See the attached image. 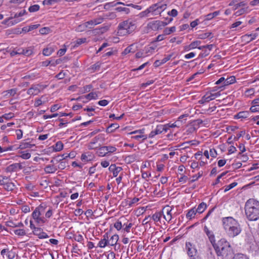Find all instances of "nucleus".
I'll return each mask as SVG.
<instances>
[{
  "mask_svg": "<svg viewBox=\"0 0 259 259\" xmlns=\"http://www.w3.org/2000/svg\"><path fill=\"white\" fill-rule=\"evenodd\" d=\"M222 224L225 232L230 238H234L241 232L242 229L240 224L233 217L223 218Z\"/></svg>",
  "mask_w": 259,
  "mask_h": 259,
  "instance_id": "f257e3e1",
  "label": "nucleus"
},
{
  "mask_svg": "<svg viewBox=\"0 0 259 259\" xmlns=\"http://www.w3.org/2000/svg\"><path fill=\"white\" fill-rule=\"evenodd\" d=\"M244 208L246 218L249 221H255L259 219V201L249 199L245 203Z\"/></svg>",
  "mask_w": 259,
  "mask_h": 259,
  "instance_id": "f03ea898",
  "label": "nucleus"
},
{
  "mask_svg": "<svg viewBox=\"0 0 259 259\" xmlns=\"http://www.w3.org/2000/svg\"><path fill=\"white\" fill-rule=\"evenodd\" d=\"M212 246L218 256L227 257L232 254V249L230 244L224 238L221 239Z\"/></svg>",
  "mask_w": 259,
  "mask_h": 259,
  "instance_id": "7ed1b4c3",
  "label": "nucleus"
},
{
  "mask_svg": "<svg viewBox=\"0 0 259 259\" xmlns=\"http://www.w3.org/2000/svg\"><path fill=\"white\" fill-rule=\"evenodd\" d=\"M136 28L135 22L131 19H128L119 23L117 33L119 35H125L132 33Z\"/></svg>",
  "mask_w": 259,
  "mask_h": 259,
  "instance_id": "20e7f679",
  "label": "nucleus"
},
{
  "mask_svg": "<svg viewBox=\"0 0 259 259\" xmlns=\"http://www.w3.org/2000/svg\"><path fill=\"white\" fill-rule=\"evenodd\" d=\"M45 207L44 205H40L37 207L32 213V217L34 222L38 224H43L47 222L44 217Z\"/></svg>",
  "mask_w": 259,
  "mask_h": 259,
  "instance_id": "39448f33",
  "label": "nucleus"
},
{
  "mask_svg": "<svg viewBox=\"0 0 259 259\" xmlns=\"http://www.w3.org/2000/svg\"><path fill=\"white\" fill-rule=\"evenodd\" d=\"M166 7L167 4L164 1L152 5L149 7L151 15L154 16L160 15L166 9Z\"/></svg>",
  "mask_w": 259,
  "mask_h": 259,
  "instance_id": "423d86ee",
  "label": "nucleus"
},
{
  "mask_svg": "<svg viewBox=\"0 0 259 259\" xmlns=\"http://www.w3.org/2000/svg\"><path fill=\"white\" fill-rule=\"evenodd\" d=\"M172 20V18H169L168 22H164L159 20L153 21L149 23L148 24V26L152 30L156 31L158 29H161L163 27L170 23Z\"/></svg>",
  "mask_w": 259,
  "mask_h": 259,
  "instance_id": "0eeeda50",
  "label": "nucleus"
},
{
  "mask_svg": "<svg viewBox=\"0 0 259 259\" xmlns=\"http://www.w3.org/2000/svg\"><path fill=\"white\" fill-rule=\"evenodd\" d=\"M220 95L221 94L219 92L215 93L207 92L202 97L201 100L199 101V103L201 104L207 103L211 100L215 99Z\"/></svg>",
  "mask_w": 259,
  "mask_h": 259,
  "instance_id": "6e6552de",
  "label": "nucleus"
},
{
  "mask_svg": "<svg viewBox=\"0 0 259 259\" xmlns=\"http://www.w3.org/2000/svg\"><path fill=\"white\" fill-rule=\"evenodd\" d=\"M185 248L189 257H194L196 255L198 254L195 245L190 242H186Z\"/></svg>",
  "mask_w": 259,
  "mask_h": 259,
  "instance_id": "1a4fd4ad",
  "label": "nucleus"
},
{
  "mask_svg": "<svg viewBox=\"0 0 259 259\" xmlns=\"http://www.w3.org/2000/svg\"><path fill=\"white\" fill-rule=\"evenodd\" d=\"M168 130V127L167 125H158L156 128L151 131L150 133L148 135V138H152L155 135H159L161 134L163 132H166Z\"/></svg>",
  "mask_w": 259,
  "mask_h": 259,
  "instance_id": "9d476101",
  "label": "nucleus"
},
{
  "mask_svg": "<svg viewBox=\"0 0 259 259\" xmlns=\"http://www.w3.org/2000/svg\"><path fill=\"white\" fill-rule=\"evenodd\" d=\"M171 210L172 208L168 205L163 208L162 213H163L164 218L167 222H169L172 219Z\"/></svg>",
  "mask_w": 259,
  "mask_h": 259,
  "instance_id": "9b49d317",
  "label": "nucleus"
},
{
  "mask_svg": "<svg viewBox=\"0 0 259 259\" xmlns=\"http://www.w3.org/2000/svg\"><path fill=\"white\" fill-rule=\"evenodd\" d=\"M41 85L39 84H34L30 88L27 92V94L30 96H35L40 92V88Z\"/></svg>",
  "mask_w": 259,
  "mask_h": 259,
  "instance_id": "f8f14e48",
  "label": "nucleus"
},
{
  "mask_svg": "<svg viewBox=\"0 0 259 259\" xmlns=\"http://www.w3.org/2000/svg\"><path fill=\"white\" fill-rule=\"evenodd\" d=\"M204 231L208 237L209 241L213 246V244L216 243L215 240V236L212 231L209 230V229L205 226L204 227Z\"/></svg>",
  "mask_w": 259,
  "mask_h": 259,
  "instance_id": "ddd939ff",
  "label": "nucleus"
},
{
  "mask_svg": "<svg viewBox=\"0 0 259 259\" xmlns=\"http://www.w3.org/2000/svg\"><path fill=\"white\" fill-rule=\"evenodd\" d=\"M201 44V41L199 40H195L192 41L190 45L186 46L184 47V51H189L191 50L194 49L195 48H198L200 47V45Z\"/></svg>",
  "mask_w": 259,
  "mask_h": 259,
  "instance_id": "4468645a",
  "label": "nucleus"
},
{
  "mask_svg": "<svg viewBox=\"0 0 259 259\" xmlns=\"http://www.w3.org/2000/svg\"><path fill=\"white\" fill-rule=\"evenodd\" d=\"M22 168V166L20 163H15L8 166L7 168V170L9 172L17 171Z\"/></svg>",
  "mask_w": 259,
  "mask_h": 259,
  "instance_id": "2eb2a0df",
  "label": "nucleus"
},
{
  "mask_svg": "<svg viewBox=\"0 0 259 259\" xmlns=\"http://www.w3.org/2000/svg\"><path fill=\"white\" fill-rule=\"evenodd\" d=\"M54 51V46L53 45H49L46 48L44 49L42 51V54L44 56H49L51 55Z\"/></svg>",
  "mask_w": 259,
  "mask_h": 259,
  "instance_id": "dca6fc26",
  "label": "nucleus"
},
{
  "mask_svg": "<svg viewBox=\"0 0 259 259\" xmlns=\"http://www.w3.org/2000/svg\"><path fill=\"white\" fill-rule=\"evenodd\" d=\"M103 237L104 238L103 239H101L98 243L99 246L101 248H104L107 245H109L108 234H105Z\"/></svg>",
  "mask_w": 259,
  "mask_h": 259,
  "instance_id": "f3484780",
  "label": "nucleus"
},
{
  "mask_svg": "<svg viewBox=\"0 0 259 259\" xmlns=\"http://www.w3.org/2000/svg\"><path fill=\"white\" fill-rule=\"evenodd\" d=\"M136 50L137 48L135 47V44H132L131 45L126 48L122 54L125 55L130 53H134Z\"/></svg>",
  "mask_w": 259,
  "mask_h": 259,
  "instance_id": "a211bd4d",
  "label": "nucleus"
},
{
  "mask_svg": "<svg viewBox=\"0 0 259 259\" xmlns=\"http://www.w3.org/2000/svg\"><path fill=\"white\" fill-rule=\"evenodd\" d=\"M25 13H26L25 11V10H23V11H21V12H20L18 13H16L15 15V16H14L15 19L13 21L12 24H16V23L20 22L22 20L21 19H18V20L17 19H18L20 17H21L22 16H23L25 14Z\"/></svg>",
  "mask_w": 259,
  "mask_h": 259,
  "instance_id": "6ab92c4d",
  "label": "nucleus"
},
{
  "mask_svg": "<svg viewBox=\"0 0 259 259\" xmlns=\"http://www.w3.org/2000/svg\"><path fill=\"white\" fill-rule=\"evenodd\" d=\"M235 80V77L234 76H231L227 78H225L224 88L234 83Z\"/></svg>",
  "mask_w": 259,
  "mask_h": 259,
  "instance_id": "aec40b11",
  "label": "nucleus"
},
{
  "mask_svg": "<svg viewBox=\"0 0 259 259\" xmlns=\"http://www.w3.org/2000/svg\"><path fill=\"white\" fill-rule=\"evenodd\" d=\"M15 186L13 183L8 181L4 184L3 187L6 190L11 191L14 189Z\"/></svg>",
  "mask_w": 259,
  "mask_h": 259,
  "instance_id": "412c9836",
  "label": "nucleus"
},
{
  "mask_svg": "<svg viewBox=\"0 0 259 259\" xmlns=\"http://www.w3.org/2000/svg\"><path fill=\"white\" fill-rule=\"evenodd\" d=\"M45 171L46 172V173L47 174H52V173H54L56 171V170H57L56 167H55L52 164H50V165H47L45 167Z\"/></svg>",
  "mask_w": 259,
  "mask_h": 259,
  "instance_id": "4be33fe9",
  "label": "nucleus"
},
{
  "mask_svg": "<svg viewBox=\"0 0 259 259\" xmlns=\"http://www.w3.org/2000/svg\"><path fill=\"white\" fill-rule=\"evenodd\" d=\"M97 153L99 156L103 157L108 155V153L107 152L106 148L105 146H102L100 147Z\"/></svg>",
  "mask_w": 259,
  "mask_h": 259,
  "instance_id": "5701e85b",
  "label": "nucleus"
},
{
  "mask_svg": "<svg viewBox=\"0 0 259 259\" xmlns=\"http://www.w3.org/2000/svg\"><path fill=\"white\" fill-rule=\"evenodd\" d=\"M119 239L118 235L117 234H115L111 236L110 239L108 240L109 245L111 246H113L116 244L117 242L118 241Z\"/></svg>",
  "mask_w": 259,
  "mask_h": 259,
  "instance_id": "b1692460",
  "label": "nucleus"
},
{
  "mask_svg": "<svg viewBox=\"0 0 259 259\" xmlns=\"http://www.w3.org/2000/svg\"><path fill=\"white\" fill-rule=\"evenodd\" d=\"M119 127V126L117 123H112L107 128L106 132L108 133H112Z\"/></svg>",
  "mask_w": 259,
  "mask_h": 259,
  "instance_id": "393cba45",
  "label": "nucleus"
},
{
  "mask_svg": "<svg viewBox=\"0 0 259 259\" xmlns=\"http://www.w3.org/2000/svg\"><path fill=\"white\" fill-rule=\"evenodd\" d=\"M249 115V112L248 111H241L239 112L235 115L236 118H247Z\"/></svg>",
  "mask_w": 259,
  "mask_h": 259,
  "instance_id": "a878e982",
  "label": "nucleus"
},
{
  "mask_svg": "<svg viewBox=\"0 0 259 259\" xmlns=\"http://www.w3.org/2000/svg\"><path fill=\"white\" fill-rule=\"evenodd\" d=\"M196 213V210L195 208L190 209L186 214V218L189 220H191L195 217Z\"/></svg>",
  "mask_w": 259,
  "mask_h": 259,
  "instance_id": "bb28decb",
  "label": "nucleus"
},
{
  "mask_svg": "<svg viewBox=\"0 0 259 259\" xmlns=\"http://www.w3.org/2000/svg\"><path fill=\"white\" fill-rule=\"evenodd\" d=\"M138 16L141 18L148 17L151 16L149 7L146 9L145 11L140 12Z\"/></svg>",
  "mask_w": 259,
  "mask_h": 259,
  "instance_id": "cd10ccee",
  "label": "nucleus"
},
{
  "mask_svg": "<svg viewBox=\"0 0 259 259\" xmlns=\"http://www.w3.org/2000/svg\"><path fill=\"white\" fill-rule=\"evenodd\" d=\"M206 207L207 205L206 203L204 202H201L198 205L197 209L195 210H196V212L199 213H201L206 209Z\"/></svg>",
  "mask_w": 259,
  "mask_h": 259,
  "instance_id": "c85d7f7f",
  "label": "nucleus"
},
{
  "mask_svg": "<svg viewBox=\"0 0 259 259\" xmlns=\"http://www.w3.org/2000/svg\"><path fill=\"white\" fill-rule=\"evenodd\" d=\"M44 206V207H45L44 211L45 212V214H44V215H45V218L46 219H48V218H50L52 216V215L53 214L52 209L51 207L48 208L45 205Z\"/></svg>",
  "mask_w": 259,
  "mask_h": 259,
  "instance_id": "c756f323",
  "label": "nucleus"
},
{
  "mask_svg": "<svg viewBox=\"0 0 259 259\" xmlns=\"http://www.w3.org/2000/svg\"><path fill=\"white\" fill-rule=\"evenodd\" d=\"M95 25H94V21L93 19L85 22L82 25H80L79 26V28L81 27H88L90 29H91L93 28L94 26Z\"/></svg>",
  "mask_w": 259,
  "mask_h": 259,
  "instance_id": "7c9ffc66",
  "label": "nucleus"
},
{
  "mask_svg": "<svg viewBox=\"0 0 259 259\" xmlns=\"http://www.w3.org/2000/svg\"><path fill=\"white\" fill-rule=\"evenodd\" d=\"M63 146L62 142L58 141L53 146L54 150L55 151H60L63 149Z\"/></svg>",
  "mask_w": 259,
  "mask_h": 259,
  "instance_id": "2f4dec72",
  "label": "nucleus"
},
{
  "mask_svg": "<svg viewBox=\"0 0 259 259\" xmlns=\"http://www.w3.org/2000/svg\"><path fill=\"white\" fill-rule=\"evenodd\" d=\"M14 234L19 236H23L26 235V232L23 229H15L13 230Z\"/></svg>",
  "mask_w": 259,
  "mask_h": 259,
  "instance_id": "473e14b6",
  "label": "nucleus"
},
{
  "mask_svg": "<svg viewBox=\"0 0 259 259\" xmlns=\"http://www.w3.org/2000/svg\"><path fill=\"white\" fill-rule=\"evenodd\" d=\"M157 46L155 45H153L152 46H149L145 48V53L148 54L149 53L152 54L154 50L156 48Z\"/></svg>",
  "mask_w": 259,
  "mask_h": 259,
  "instance_id": "72a5a7b5",
  "label": "nucleus"
},
{
  "mask_svg": "<svg viewBox=\"0 0 259 259\" xmlns=\"http://www.w3.org/2000/svg\"><path fill=\"white\" fill-rule=\"evenodd\" d=\"M92 159V156L89 154L83 153L81 155V159L82 161L84 162H88L91 161Z\"/></svg>",
  "mask_w": 259,
  "mask_h": 259,
  "instance_id": "f704fd0d",
  "label": "nucleus"
},
{
  "mask_svg": "<svg viewBox=\"0 0 259 259\" xmlns=\"http://www.w3.org/2000/svg\"><path fill=\"white\" fill-rule=\"evenodd\" d=\"M32 145L28 142H22L20 143L19 148L21 149L31 148Z\"/></svg>",
  "mask_w": 259,
  "mask_h": 259,
  "instance_id": "c9c22d12",
  "label": "nucleus"
},
{
  "mask_svg": "<svg viewBox=\"0 0 259 259\" xmlns=\"http://www.w3.org/2000/svg\"><path fill=\"white\" fill-rule=\"evenodd\" d=\"M225 77H221L218 80H217L215 84L217 85H220L219 88L221 89V90L224 89V84Z\"/></svg>",
  "mask_w": 259,
  "mask_h": 259,
  "instance_id": "e433bc0d",
  "label": "nucleus"
},
{
  "mask_svg": "<svg viewBox=\"0 0 259 259\" xmlns=\"http://www.w3.org/2000/svg\"><path fill=\"white\" fill-rule=\"evenodd\" d=\"M176 31L175 26H172L170 28H166L163 30L164 34L166 35L170 34L171 33L174 32Z\"/></svg>",
  "mask_w": 259,
  "mask_h": 259,
  "instance_id": "4c0bfd02",
  "label": "nucleus"
},
{
  "mask_svg": "<svg viewBox=\"0 0 259 259\" xmlns=\"http://www.w3.org/2000/svg\"><path fill=\"white\" fill-rule=\"evenodd\" d=\"M257 36L256 33L254 34H245L243 36V37L245 39L246 38H249L250 37V39L247 41L248 42H250L252 41L253 40L255 39V38Z\"/></svg>",
  "mask_w": 259,
  "mask_h": 259,
  "instance_id": "58836bf2",
  "label": "nucleus"
},
{
  "mask_svg": "<svg viewBox=\"0 0 259 259\" xmlns=\"http://www.w3.org/2000/svg\"><path fill=\"white\" fill-rule=\"evenodd\" d=\"M21 155L19 156L20 157L23 159H28L31 157V154L26 151H22Z\"/></svg>",
  "mask_w": 259,
  "mask_h": 259,
  "instance_id": "ea45409f",
  "label": "nucleus"
},
{
  "mask_svg": "<svg viewBox=\"0 0 259 259\" xmlns=\"http://www.w3.org/2000/svg\"><path fill=\"white\" fill-rule=\"evenodd\" d=\"M85 98L89 100L96 99L97 98V94L96 93L91 92L85 96Z\"/></svg>",
  "mask_w": 259,
  "mask_h": 259,
  "instance_id": "a19ab883",
  "label": "nucleus"
},
{
  "mask_svg": "<svg viewBox=\"0 0 259 259\" xmlns=\"http://www.w3.org/2000/svg\"><path fill=\"white\" fill-rule=\"evenodd\" d=\"M115 10L119 12H123L125 14H128L130 12V9L126 7H119L116 8Z\"/></svg>",
  "mask_w": 259,
  "mask_h": 259,
  "instance_id": "79ce46f5",
  "label": "nucleus"
},
{
  "mask_svg": "<svg viewBox=\"0 0 259 259\" xmlns=\"http://www.w3.org/2000/svg\"><path fill=\"white\" fill-rule=\"evenodd\" d=\"M103 16L104 17V19H114L116 16L115 13L109 12L107 14H104Z\"/></svg>",
  "mask_w": 259,
  "mask_h": 259,
  "instance_id": "37998d69",
  "label": "nucleus"
},
{
  "mask_svg": "<svg viewBox=\"0 0 259 259\" xmlns=\"http://www.w3.org/2000/svg\"><path fill=\"white\" fill-rule=\"evenodd\" d=\"M104 19V17L103 16H99L98 17L95 18V19H94V25H98V24H101L103 22V20Z\"/></svg>",
  "mask_w": 259,
  "mask_h": 259,
  "instance_id": "c03bdc74",
  "label": "nucleus"
},
{
  "mask_svg": "<svg viewBox=\"0 0 259 259\" xmlns=\"http://www.w3.org/2000/svg\"><path fill=\"white\" fill-rule=\"evenodd\" d=\"M238 183L237 182H233L228 185H227L225 187V190H224V192H227L228 191L230 190V189L233 188L234 187H235V186H236L237 185Z\"/></svg>",
  "mask_w": 259,
  "mask_h": 259,
  "instance_id": "a18cd8bd",
  "label": "nucleus"
},
{
  "mask_svg": "<svg viewBox=\"0 0 259 259\" xmlns=\"http://www.w3.org/2000/svg\"><path fill=\"white\" fill-rule=\"evenodd\" d=\"M161 217V214L160 212H156L153 214L152 218L154 221L158 222L160 221Z\"/></svg>",
  "mask_w": 259,
  "mask_h": 259,
  "instance_id": "49530a36",
  "label": "nucleus"
},
{
  "mask_svg": "<svg viewBox=\"0 0 259 259\" xmlns=\"http://www.w3.org/2000/svg\"><path fill=\"white\" fill-rule=\"evenodd\" d=\"M39 6L38 5H34L29 7L28 10L30 12H37L39 9Z\"/></svg>",
  "mask_w": 259,
  "mask_h": 259,
  "instance_id": "de8ad7c7",
  "label": "nucleus"
},
{
  "mask_svg": "<svg viewBox=\"0 0 259 259\" xmlns=\"http://www.w3.org/2000/svg\"><path fill=\"white\" fill-rule=\"evenodd\" d=\"M203 175V171H200L198 173V175H194L192 176V179L190 180L191 183H193L200 178Z\"/></svg>",
  "mask_w": 259,
  "mask_h": 259,
  "instance_id": "09e8293b",
  "label": "nucleus"
},
{
  "mask_svg": "<svg viewBox=\"0 0 259 259\" xmlns=\"http://www.w3.org/2000/svg\"><path fill=\"white\" fill-rule=\"evenodd\" d=\"M105 148H106L107 152L108 155L114 152L116 150V148L114 146H105Z\"/></svg>",
  "mask_w": 259,
  "mask_h": 259,
  "instance_id": "8fccbe9b",
  "label": "nucleus"
},
{
  "mask_svg": "<svg viewBox=\"0 0 259 259\" xmlns=\"http://www.w3.org/2000/svg\"><path fill=\"white\" fill-rule=\"evenodd\" d=\"M61 0H44L43 4L44 5H51L55 3L60 2Z\"/></svg>",
  "mask_w": 259,
  "mask_h": 259,
  "instance_id": "3c124183",
  "label": "nucleus"
},
{
  "mask_svg": "<svg viewBox=\"0 0 259 259\" xmlns=\"http://www.w3.org/2000/svg\"><path fill=\"white\" fill-rule=\"evenodd\" d=\"M39 32L41 34H47L50 32V29L47 27H43L39 29Z\"/></svg>",
  "mask_w": 259,
  "mask_h": 259,
  "instance_id": "603ef678",
  "label": "nucleus"
},
{
  "mask_svg": "<svg viewBox=\"0 0 259 259\" xmlns=\"http://www.w3.org/2000/svg\"><path fill=\"white\" fill-rule=\"evenodd\" d=\"M247 5V2L246 1H242L239 3H237L234 5V10H236L239 7L245 6Z\"/></svg>",
  "mask_w": 259,
  "mask_h": 259,
  "instance_id": "864d4df0",
  "label": "nucleus"
},
{
  "mask_svg": "<svg viewBox=\"0 0 259 259\" xmlns=\"http://www.w3.org/2000/svg\"><path fill=\"white\" fill-rule=\"evenodd\" d=\"M233 259H249L248 257L243 254L238 253L235 254Z\"/></svg>",
  "mask_w": 259,
  "mask_h": 259,
  "instance_id": "5fc2aeb1",
  "label": "nucleus"
},
{
  "mask_svg": "<svg viewBox=\"0 0 259 259\" xmlns=\"http://www.w3.org/2000/svg\"><path fill=\"white\" fill-rule=\"evenodd\" d=\"M68 151L66 152V155L67 154V155H66V160L68 158H69L70 159L73 158L76 156V152L74 151H72L69 152V153H67Z\"/></svg>",
  "mask_w": 259,
  "mask_h": 259,
  "instance_id": "6e6d98bb",
  "label": "nucleus"
},
{
  "mask_svg": "<svg viewBox=\"0 0 259 259\" xmlns=\"http://www.w3.org/2000/svg\"><path fill=\"white\" fill-rule=\"evenodd\" d=\"M93 88V85L92 84H89L84 86L82 90V92L83 93L89 92L91 89Z\"/></svg>",
  "mask_w": 259,
  "mask_h": 259,
  "instance_id": "4d7b16f0",
  "label": "nucleus"
},
{
  "mask_svg": "<svg viewBox=\"0 0 259 259\" xmlns=\"http://www.w3.org/2000/svg\"><path fill=\"white\" fill-rule=\"evenodd\" d=\"M6 255L9 259H14L15 257V253L12 250H8Z\"/></svg>",
  "mask_w": 259,
  "mask_h": 259,
  "instance_id": "13d9d810",
  "label": "nucleus"
},
{
  "mask_svg": "<svg viewBox=\"0 0 259 259\" xmlns=\"http://www.w3.org/2000/svg\"><path fill=\"white\" fill-rule=\"evenodd\" d=\"M8 179L7 177L0 175V185L4 186V184L8 182L7 181Z\"/></svg>",
  "mask_w": 259,
  "mask_h": 259,
  "instance_id": "bf43d9fd",
  "label": "nucleus"
},
{
  "mask_svg": "<svg viewBox=\"0 0 259 259\" xmlns=\"http://www.w3.org/2000/svg\"><path fill=\"white\" fill-rule=\"evenodd\" d=\"M23 131L22 130L18 129L16 130V134L17 136V139L18 140L21 139L23 137Z\"/></svg>",
  "mask_w": 259,
  "mask_h": 259,
  "instance_id": "052dcab7",
  "label": "nucleus"
},
{
  "mask_svg": "<svg viewBox=\"0 0 259 259\" xmlns=\"http://www.w3.org/2000/svg\"><path fill=\"white\" fill-rule=\"evenodd\" d=\"M16 92L17 90L16 89H12L11 90L6 91V95L9 94L11 96H14L16 94Z\"/></svg>",
  "mask_w": 259,
  "mask_h": 259,
  "instance_id": "680f3d73",
  "label": "nucleus"
},
{
  "mask_svg": "<svg viewBox=\"0 0 259 259\" xmlns=\"http://www.w3.org/2000/svg\"><path fill=\"white\" fill-rule=\"evenodd\" d=\"M114 227L118 230V231H119L122 228V223L120 221H117L115 223L114 225Z\"/></svg>",
  "mask_w": 259,
  "mask_h": 259,
  "instance_id": "e2e57ef3",
  "label": "nucleus"
},
{
  "mask_svg": "<svg viewBox=\"0 0 259 259\" xmlns=\"http://www.w3.org/2000/svg\"><path fill=\"white\" fill-rule=\"evenodd\" d=\"M250 111L252 113L259 112V105L251 106L250 108Z\"/></svg>",
  "mask_w": 259,
  "mask_h": 259,
  "instance_id": "0e129e2a",
  "label": "nucleus"
},
{
  "mask_svg": "<svg viewBox=\"0 0 259 259\" xmlns=\"http://www.w3.org/2000/svg\"><path fill=\"white\" fill-rule=\"evenodd\" d=\"M178 11L176 9H172L170 11H169L168 13H167V14L170 16H172V17H176L177 15H178Z\"/></svg>",
  "mask_w": 259,
  "mask_h": 259,
  "instance_id": "69168bd1",
  "label": "nucleus"
},
{
  "mask_svg": "<svg viewBox=\"0 0 259 259\" xmlns=\"http://www.w3.org/2000/svg\"><path fill=\"white\" fill-rule=\"evenodd\" d=\"M122 170V168L120 166H116V168H115V170L114 171V172L113 174V177H116L117 176L118 174L120 171H121Z\"/></svg>",
  "mask_w": 259,
  "mask_h": 259,
  "instance_id": "338daca9",
  "label": "nucleus"
},
{
  "mask_svg": "<svg viewBox=\"0 0 259 259\" xmlns=\"http://www.w3.org/2000/svg\"><path fill=\"white\" fill-rule=\"evenodd\" d=\"M33 53L32 50L31 49H24L23 55L29 56Z\"/></svg>",
  "mask_w": 259,
  "mask_h": 259,
  "instance_id": "774afa93",
  "label": "nucleus"
}]
</instances>
